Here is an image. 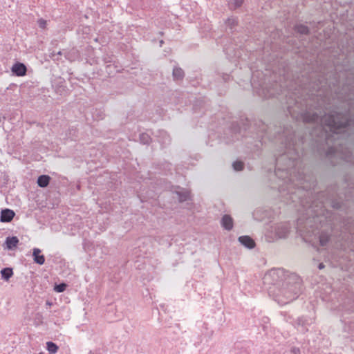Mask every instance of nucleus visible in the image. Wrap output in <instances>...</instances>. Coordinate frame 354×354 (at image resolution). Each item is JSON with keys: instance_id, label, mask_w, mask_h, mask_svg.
<instances>
[{"instance_id": "f257e3e1", "label": "nucleus", "mask_w": 354, "mask_h": 354, "mask_svg": "<svg viewBox=\"0 0 354 354\" xmlns=\"http://www.w3.org/2000/svg\"><path fill=\"white\" fill-rule=\"evenodd\" d=\"M283 153L276 158L274 176L279 179V191L281 192L288 190L289 198L287 203H290V201L297 203L298 199V202L306 211V214H312V216L308 218L300 217L297 221V231L304 239L307 240L313 236H318L321 245L324 246L328 243L329 237L324 233L319 234L318 227L315 226L317 221H321L319 219V214L314 209L313 205L306 207L305 202L301 198L302 189H310V185H305L306 177L303 171H300V153L292 136L286 138Z\"/></svg>"}, {"instance_id": "f03ea898", "label": "nucleus", "mask_w": 354, "mask_h": 354, "mask_svg": "<svg viewBox=\"0 0 354 354\" xmlns=\"http://www.w3.org/2000/svg\"><path fill=\"white\" fill-rule=\"evenodd\" d=\"M287 97V109L292 118L297 120H303L305 122H313L320 124L322 129V137H324L327 142L330 137L333 139L338 138V135L344 136L348 134L351 137L349 131L354 127V120L349 118L348 113L342 114L337 111H332L329 114L324 112L322 115L321 112H311L306 110L308 104H303L301 99L297 96L296 93L290 94L289 91L286 94Z\"/></svg>"}, {"instance_id": "7ed1b4c3", "label": "nucleus", "mask_w": 354, "mask_h": 354, "mask_svg": "<svg viewBox=\"0 0 354 354\" xmlns=\"http://www.w3.org/2000/svg\"><path fill=\"white\" fill-rule=\"evenodd\" d=\"M263 283L270 286L268 292L280 305L296 299L301 291V279L295 273L282 268L272 269L263 277Z\"/></svg>"}, {"instance_id": "20e7f679", "label": "nucleus", "mask_w": 354, "mask_h": 354, "mask_svg": "<svg viewBox=\"0 0 354 354\" xmlns=\"http://www.w3.org/2000/svg\"><path fill=\"white\" fill-rule=\"evenodd\" d=\"M259 71H256L252 73L251 78V85L254 90L258 93L259 95L268 98L275 97L279 95L278 92V87L282 88V85L275 83L274 85L267 86L266 84L265 76Z\"/></svg>"}, {"instance_id": "39448f33", "label": "nucleus", "mask_w": 354, "mask_h": 354, "mask_svg": "<svg viewBox=\"0 0 354 354\" xmlns=\"http://www.w3.org/2000/svg\"><path fill=\"white\" fill-rule=\"evenodd\" d=\"M290 230L289 223L281 222L270 225L265 232L266 241L274 242L278 239H286L288 237Z\"/></svg>"}, {"instance_id": "423d86ee", "label": "nucleus", "mask_w": 354, "mask_h": 354, "mask_svg": "<svg viewBox=\"0 0 354 354\" xmlns=\"http://www.w3.org/2000/svg\"><path fill=\"white\" fill-rule=\"evenodd\" d=\"M11 71L17 76H24L26 73L27 68L23 63L17 62L12 66Z\"/></svg>"}, {"instance_id": "0eeeda50", "label": "nucleus", "mask_w": 354, "mask_h": 354, "mask_svg": "<svg viewBox=\"0 0 354 354\" xmlns=\"http://www.w3.org/2000/svg\"><path fill=\"white\" fill-rule=\"evenodd\" d=\"M15 216V212L9 209H5L1 211L0 221L3 223L11 221Z\"/></svg>"}, {"instance_id": "6e6552de", "label": "nucleus", "mask_w": 354, "mask_h": 354, "mask_svg": "<svg viewBox=\"0 0 354 354\" xmlns=\"http://www.w3.org/2000/svg\"><path fill=\"white\" fill-rule=\"evenodd\" d=\"M239 241L241 245L248 249H252L255 246L254 240L248 236H241L239 237Z\"/></svg>"}, {"instance_id": "1a4fd4ad", "label": "nucleus", "mask_w": 354, "mask_h": 354, "mask_svg": "<svg viewBox=\"0 0 354 354\" xmlns=\"http://www.w3.org/2000/svg\"><path fill=\"white\" fill-rule=\"evenodd\" d=\"M221 225L226 230H232L233 227L232 218L227 214L224 215L221 219Z\"/></svg>"}, {"instance_id": "9d476101", "label": "nucleus", "mask_w": 354, "mask_h": 354, "mask_svg": "<svg viewBox=\"0 0 354 354\" xmlns=\"http://www.w3.org/2000/svg\"><path fill=\"white\" fill-rule=\"evenodd\" d=\"M41 252V251L39 248H34L32 251L34 261L39 265H43L45 262V257L44 255L40 254Z\"/></svg>"}, {"instance_id": "9b49d317", "label": "nucleus", "mask_w": 354, "mask_h": 354, "mask_svg": "<svg viewBox=\"0 0 354 354\" xmlns=\"http://www.w3.org/2000/svg\"><path fill=\"white\" fill-rule=\"evenodd\" d=\"M158 133L159 135L158 136V140L162 146H166L167 145L169 144L170 137L166 131L161 130L158 132Z\"/></svg>"}, {"instance_id": "f8f14e48", "label": "nucleus", "mask_w": 354, "mask_h": 354, "mask_svg": "<svg viewBox=\"0 0 354 354\" xmlns=\"http://www.w3.org/2000/svg\"><path fill=\"white\" fill-rule=\"evenodd\" d=\"M5 243L8 250H12L17 247L19 239L17 236H9L6 238Z\"/></svg>"}, {"instance_id": "ddd939ff", "label": "nucleus", "mask_w": 354, "mask_h": 354, "mask_svg": "<svg viewBox=\"0 0 354 354\" xmlns=\"http://www.w3.org/2000/svg\"><path fill=\"white\" fill-rule=\"evenodd\" d=\"M255 220L261 221L268 216V212L262 208L255 209L252 214Z\"/></svg>"}, {"instance_id": "4468645a", "label": "nucleus", "mask_w": 354, "mask_h": 354, "mask_svg": "<svg viewBox=\"0 0 354 354\" xmlns=\"http://www.w3.org/2000/svg\"><path fill=\"white\" fill-rule=\"evenodd\" d=\"M50 177L48 175H41L38 177L37 184L40 187H46L49 184Z\"/></svg>"}, {"instance_id": "2eb2a0df", "label": "nucleus", "mask_w": 354, "mask_h": 354, "mask_svg": "<svg viewBox=\"0 0 354 354\" xmlns=\"http://www.w3.org/2000/svg\"><path fill=\"white\" fill-rule=\"evenodd\" d=\"M1 274L2 279L8 281L12 276L13 271L10 268H5L1 270Z\"/></svg>"}, {"instance_id": "dca6fc26", "label": "nucleus", "mask_w": 354, "mask_h": 354, "mask_svg": "<svg viewBox=\"0 0 354 354\" xmlns=\"http://www.w3.org/2000/svg\"><path fill=\"white\" fill-rule=\"evenodd\" d=\"M177 194L178 195V199L180 202L185 201L189 198V192L187 190L180 189L179 191H176Z\"/></svg>"}, {"instance_id": "f3484780", "label": "nucleus", "mask_w": 354, "mask_h": 354, "mask_svg": "<svg viewBox=\"0 0 354 354\" xmlns=\"http://www.w3.org/2000/svg\"><path fill=\"white\" fill-rule=\"evenodd\" d=\"M173 76L176 80H181L184 76V72L180 68H174L173 70Z\"/></svg>"}, {"instance_id": "a211bd4d", "label": "nucleus", "mask_w": 354, "mask_h": 354, "mask_svg": "<svg viewBox=\"0 0 354 354\" xmlns=\"http://www.w3.org/2000/svg\"><path fill=\"white\" fill-rule=\"evenodd\" d=\"M47 350L50 354H55L57 352L58 346L52 342H48L47 344Z\"/></svg>"}, {"instance_id": "6ab92c4d", "label": "nucleus", "mask_w": 354, "mask_h": 354, "mask_svg": "<svg viewBox=\"0 0 354 354\" xmlns=\"http://www.w3.org/2000/svg\"><path fill=\"white\" fill-rule=\"evenodd\" d=\"M295 29L297 32H299L300 34L302 35H306L308 33V28L307 26L304 25H297L296 26Z\"/></svg>"}, {"instance_id": "aec40b11", "label": "nucleus", "mask_w": 354, "mask_h": 354, "mask_svg": "<svg viewBox=\"0 0 354 354\" xmlns=\"http://www.w3.org/2000/svg\"><path fill=\"white\" fill-rule=\"evenodd\" d=\"M233 169L235 171H241L243 169V163L241 161H236L232 165Z\"/></svg>"}, {"instance_id": "412c9836", "label": "nucleus", "mask_w": 354, "mask_h": 354, "mask_svg": "<svg viewBox=\"0 0 354 354\" xmlns=\"http://www.w3.org/2000/svg\"><path fill=\"white\" fill-rule=\"evenodd\" d=\"M140 142L143 144H148L150 140V137L147 133H142L140 136Z\"/></svg>"}, {"instance_id": "4be33fe9", "label": "nucleus", "mask_w": 354, "mask_h": 354, "mask_svg": "<svg viewBox=\"0 0 354 354\" xmlns=\"http://www.w3.org/2000/svg\"><path fill=\"white\" fill-rule=\"evenodd\" d=\"M66 285L65 283H60L56 285L54 288V290L57 292H62L66 290Z\"/></svg>"}, {"instance_id": "5701e85b", "label": "nucleus", "mask_w": 354, "mask_h": 354, "mask_svg": "<svg viewBox=\"0 0 354 354\" xmlns=\"http://www.w3.org/2000/svg\"><path fill=\"white\" fill-rule=\"evenodd\" d=\"M236 19L234 17L229 18L226 21L227 26H229L231 29L236 24Z\"/></svg>"}, {"instance_id": "b1692460", "label": "nucleus", "mask_w": 354, "mask_h": 354, "mask_svg": "<svg viewBox=\"0 0 354 354\" xmlns=\"http://www.w3.org/2000/svg\"><path fill=\"white\" fill-rule=\"evenodd\" d=\"M243 1L244 0H234V6L231 5L232 8H236L240 7L243 4Z\"/></svg>"}, {"instance_id": "393cba45", "label": "nucleus", "mask_w": 354, "mask_h": 354, "mask_svg": "<svg viewBox=\"0 0 354 354\" xmlns=\"http://www.w3.org/2000/svg\"><path fill=\"white\" fill-rule=\"evenodd\" d=\"M38 24H39L40 28H45L46 26V21H45L43 19H40L38 20Z\"/></svg>"}, {"instance_id": "a878e982", "label": "nucleus", "mask_w": 354, "mask_h": 354, "mask_svg": "<svg viewBox=\"0 0 354 354\" xmlns=\"http://www.w3.org/2000/svg\"><path fill=\"white\" fill-rule=\"evenodd\" d=\"M290 354H299V350L298 348H293L290 351Z\"/></svg>"}, {"instance_id": "bb28decb", "label": "nucleus", "mask_w": 354, "mask_h": 354, "mask_svg": "<svg viewBox=\"0 0 354 354\" xmlns=\"http://www.w3.org/2000/svg\"><path fill=\"white\" fill-rule=\"evenodd\" d=\"M299 324H302V325L305 324V322H304V321L303 320V318H301V319H299Z\"/></svg>"}, {"instance_id": "cd10ccee", "label": "nucleus", "mask_w": 354, "mask_h": 354, "mask_svg": "<svg viewBox=\"0 0 354 354\" xmlns=\"http://www.w3.org/2000/svg\"><path fill=\"white\" fill-rule=\"evenodd\" d=\"M324 268V264H323V263H320V264L319 265V269H322V268Z\"/></svg>"}, {"instance_id": "c85d7f7f", "label": "nucleus", "mask_w": 354, "mask_h": 354, "mask_svg": "<svg viewBox=\"0 0 354 354\" xmlns=\"http://www.w3.org/2000/svg\"><path fill=\"white\" fill-rule=\"evenodd\" d=\"M162 44H163V41H162V40H160V46H161Z\"/></svg>"}, {"instance_id": "c756f323", "label": "nucleus", "mask_w": 354, "mask_h": 354, "mask_svg": "<svg viewBox=\"0 0 354 354\" xmlns=\"http://www.w3.org/2000/svg\"><path fill=\"white\" fill-rule=\"evenodd\" d=\"M344 159H345L347 162H349V160H348L346 157H345V158H344Z\"/></svg>"}]
</instances>
